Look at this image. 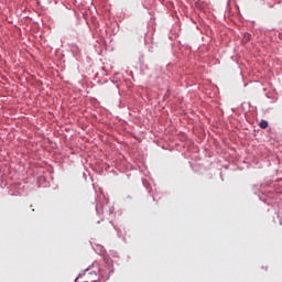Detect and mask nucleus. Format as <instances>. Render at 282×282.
<instances>
[{"instance_id": "f257e3e1", "label": "nucleus", "mask_w": 282, "mask_h": 282, "mask_svg": "<svg viewBox=\"0 0 282 282\" xmlns=\"http://www.w3.org/2000/svg\"><path fill=\"white\" fill-rule=\"evenodd\" d=\"M259 127H260V129H268V121L261 120Z\"/></svg>"}, {"instance_id": "f03ea898", "label": "nucleus", "mask_w": 282, "mask_h": 282, "mask_svg": "<svg viewBox=\"0 0 282 282\" xmlns=\"http://www.w3.org/2000/svg\"><path fill=\"white\" fill-rule=\"evenodd\" d=\"M246 39H247V41H250V34H248V35L246 36Z\"/></svg>"}, {"instance_id": "7ed1b4c3", "label": "nucleus", "mask_w": 282, "mask_h": 282, "mask_svg": "<svg viewBox=\"0 0 282 282\" xmlns=\"http://www.w3.org/2000/svg\"><path fill=\"white\" fill-rule=\"evenodd\" d=\"M99 272H100V274H102V270H100Z\"/></svg>"}]
</instances>
